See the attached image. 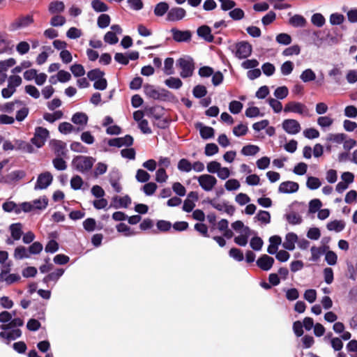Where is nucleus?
Segmentation results:
<instances>
[{
    "label": "nucleus",
    "mask_w": 357,
    "mask_h": 357,
    "mask_svg": "<svg viewBox=\"0 0 357 357\" xmlns=\"http://www.w3.org/2000/svg\"><path fill=\"white\" fill-rule=\"evenodd\" d=\"M96 160L91 156L77 155L72 160V167L84 174L92 168Z\"/></svg>",
    "instance_id": "f257e3e1"
},
{
    "label": "nucleus",
    "mask_w": 357,
    "mask_h": 357,
    "mask_svg": "<svg viewBox=\"0 0 357 357\" xmlns=\"http://www.w3.org/2000/svg\"><path fill=\"white\" fill-rule=\"evenodd\" d=\"M176 66L181 70L180 75L183 78L191 77L195 69L193 59L190 56L180 58L177 60Z\"/></svg>",
    "instance_id": "f03ea898"
},
{
    "label": "nucleus",
    "mask_w": 357,
    "mask_h": 357,
    "mask_svg": "<svg viewBox=\"0 0 357 357\" xmlns=\"http://www.w3.org/2000/svg\"><path fill=\"white\" fill-rule=\"evenodd\" d=\"M195 178H197L202 189L206 192L213 190L218 183L217 178L209 174H202Z\"/></svg>",
    "instance_id": "7ed1b4c3"
},
{
    "label": "nucleus",
    "mask_w": 357,
    "mask_h": 357,
    "mask_svg": "<svg viewBox=\"0 0 357 357\" xmlns=\"http://www.w3.org/2000/svg\"><path fill=\"white\" fill-rule=\"evenodd\" d=\"M252 52V45L247 41H241L235 44L233 52L239 59H246Z\"/></svg>",
    "instance_id": "20e7f679"
},
{
    "label": "nucleus",
    "mask_w": 357,
    "mask_h": 357,
    "mask_svg": "<svg viewBox=\"0 0 357 357\" xmlns=\"http://www.w3.org/2000/svg\"><path fill=\"white\" fill-rule=\"evenodd\" d=\"M43 247H16L14 257L16 259L29 258L31 255H38L43 250Z\"/></svg>",
    "instance_id": "39448f33"
},
{
    "label": "nucleus",
    "mask_w": 357,
    "mask_h": 357,
    "mask_svg": "<svg viewBox=\"0 0 357 357\" xmlns=\"http://www.w3.org/2000/svg\"><path fill=\"white\" fill-rule=\"evenodd\" d=\"M48 137L49 131L46 128L37 127L35 129L34 136L31 141L38 148H40L45 144Z\"/></svg>",
    "instance_id": "423d86ee"
},
{
    "label": "nucleus",
    "mask_w": 357,
    "mask_h": 357,
    "mask_svg": "<svg viewBox=\"0 0 357 357\" xmlns=\"http://www.w3.org/2000/svg\"><path fill=\"white\" fill-rule=\"evenodd\" d=\"M33 22V17L26 15L16 19L9 26L10 31H14L20 29L27 27Z\"/></svg>",
    "instance_id": "0eeeda50"
},
{
    "label": "nucleus",
    "mask_w": 357,
    "mask_h": 357,
    "mask_svg": "<svg viewBox=\"0 0 357 357\" xmlns=\"http://www.w3.org/2000/svg\"><path fill=\"white\" fill-rule=\"evenodd\" d=\"M284 111L285 112H294L299 114L308 115L307 107L301 102H290L285 105Z\"/></svg>",
    "instance_id": "6e6552de"
},
{
    "label": "nucleus",
    "mask_w": 357,
    "mask_h": 357,
    "mask_svg": "<svg viewBox=\"0 0 357 357\" xmlns=\"http://www.w3.org/2000/svg\"><path fill=\"white\" fill-rule=\"evenodd\" d=\"M53 177L51 173L46 172L40 174L35 185V190H43L47 188L52 182Z\"/></svg>",
    "instance_id": "1a4fd4ad"
},
{
    "label": "nucleus",
    "mask_w": 357,
    "mask_h": 357,
    "mask_svg": "<svg viewBox=\"0 0 357 357\" xmlns=\"http://www.w3.org/2000/svg\"><path fill=\"white\" fill-rule=\"evenodd\" d=\"M51 150L56 157L66 156L67 153L66 144L61 140L53 139L50 142Z\"/></svg>",
    "instance_id": "9d476101"
},
{
    "label": "nucleus",
    "mask_w": 357,
    "mask_h": 357,
    "mask_svg": "<svg viewBox=\"0 0 357 357\" xmlns=\"http://www.w3.org/2000/svg\"><path fill=\"white\" fill-rule=\"evenodd\" d=\"M282 128L290 135H296L301 130L299 122L295 119H285L282 122Z\"/></svg>",
    "instance_id": "9b49d317"
},
{
    "label": "nucleus",
    "mask_w": 357,
    "mask_h": 357,
    "mask_svg": "<svg viewBox=\"0 0 357 357\" xmlns=\"http://www.w3.org/2000/svg\"><path fill=\"white\" fill-rule=\"evenodd\" d=\"M275 262L274 259L268 255H262L256 261L257 266L264 271L271 269Z\"/></svg>",
    "instance_id": "f8f14e48"
},
{
    "label": "nucleus",
    "mask_w": 357,
    "mask_h": 357,
    "mask_svg": "<svg viewBox=\"0 0 357 357\" xmlns=\"http://www.w3.org/2000/svg\"><path fill=\"white\" fill-rule=\"evenodd\" d=\"M185 14L186 12L183 8L174 7L167 12V20L170 22L181 20Z\"/></svg>",
    "instance_id": "ddd939ff"
},
{
    "label": "nucleus",
    "mask_w": 357,
    "mask_h": 357,
    "mask_svg": "<svg viewBox=\"0 0 357 357\" xmlns=\"http://www.w3.org/2000/svg\"><path fill=\"white\" fill-rule=\"evenodd\" d=\"M132 143V137L129 135H127L123 137H117L110 139L108 142V144L111 146L121 147L123 146H131Z\"/></svg>",
    "instance_id": "4468645a"
},
{
    "label": "nucleus",
    "mask_w": 357,
    "mask_h": 357,
    "mask_svg": "<svg viewBox=\"0 0 357 357\" xmlns=\"http://www.w3.org/2000/svg\"><path fill=\"white\" fill-rule=\"evenodd\" d=\"M26 176V173L23 170H15L13 171L6 175V180L4 181V183L6 184H15L20 180L24 178Z\"/></svg>",
    "instance_id": "2eb2a0df"
},
{
    "label": "nucleus",
    "mask_w": 357,
    "mask_h": 357,
    "mask_svg": "<svg viewBox=\"0 0 357 357\" xmlns=\"http://www.w3.org/2000/svg\"><path fill=\"white\" fill-rule=\"evenodd\" d=\"M299 185L296 182L284 181L280 183L278 191L280 193H294L298 190Z\"/></svg>",
    "instance_id": "dca6fc26"
},
{
    "label": "nucleus",
    "mask_w": 357,
    "mask_h": 357,
    "mask_svg": "<svg viewBox=\"0 0 357 357\" xmlns=\"http://www.w3.org/2000/svg\"><path fill=\"white\" fill-rule=\"evenodd\" d=\"M22 336V331L19 328H12L10 331H6L0 332V337L7 340L6 344H8L10 341L15 340Z\"/></svg>",
    "instance_id": "f3484780"
},
{
    "label": "nucleus",
    "mask_w": 357,
    "mask_h": 357,
    "mask_svg": "<svg viewBox=\"0 0 357 357\" xmlns=\"http://www.w3.org/2000/svg\"><path fill=\"white\" fill-rule=\"evenodd\" d=\"M72 121L80 127L77 128V132L83 130L84 126L87 124L88 116L86 114L82 112H77L72 117Z\"/></svg>",
    "instance_id": "a211bd4d"
},
{
    "label": "nucleus",
    "mask_w": 357,
    "mask_h": 357,
    "mask_svg": "<svg viewBox=\"0 0 357 357\" xmlns=\"http://www.w3.org/2000/svg\"><path fill=\"white\" fill-rule=\"evenodd\" d=\"M210 204L214 208L220 211H224L230 215H233L235 211V208L233 206L229 205L225 202L211 200Z\"/></svg>",
    "instance_id": "6ab92c4d"
},
{
    "label": "nucleus",
    "mask_w": 357,
    "mask_h": 357,
    "mask_svg": "<svg viewBox=\"0 0 357 357\" xmlns=\"http://www.w3.org/2000/svg\"><path fill=\"white\" fill-rule=\"evenodd\" d=\"M173 39L177 42L188 41L191 38V33L189 31H180L176 29L171 30Z\"/></svg>",
    "instance_id": "aec40b11"
},
{
    "label": "nucleus",
    "mask_w": 357,
    "mask_h": 357,
    "mask_svg": "<svg viewBox=\"0 0 357 357\" xmlns=\"http://www.w3.org/2000/svg\"><path fill=\"white\" fill-rule=\"evenodd\" d=\"M238 234L239 235L235 237L234 242L238 245H246L248 238L253 234V231L250 229H244L243 231Z\"/></svg>",
    "instance_id": "412c9836"
},
{
    "label": "nucleus",
    "mask_w": 357,
    "mask_h": 357,
    "mask_svg": "<svg viewBox=\"0 0 357 357\" xmlns=\"http://www.w3.org/2000/svg\"><path fill=\"white\" fill-rule=\"evenodd\" d=\"M13 142L15 150H20L23 152L29 153H31L34 151L33 146L25 141L21 139H15Z\"/></svg>",
    "instance_id": "4be33fe9"
},
{
    "label": "nucleus",
    "mask_w": 357,
    "mask_h": 357,
    "mask_svg": "<svg viewBox=\"0 0 357 357\" xmlns=\"http://www.w3.org/2000/svg\"><path fill=\"white\" fill-rule=\"evenodd\" d=\"M64 269L57 268L54 272H52L47 275L43 279V282L48 284L50 282H56L63 275Z\"/></svg>",
    "instance_id": "5701e85b"
},
{
    "label": "nucleus",
    "mask_w": 357,
    "mask_h": 357,
    "mask_svg": "<svg viewBox=\"0 0 357 357\" xmlns=\"http://www.w3.org/2000/svg\"><path fill=\"white\" fill-rule=\"evenodd\" d=\"M9 230L12 238L15 241L19 240L23 234L22 225L21 223L12 224L9 227Z\"/></svg>",
    "instance_id": "b1692460"
},
{
    "label": "nucleus",
    "mask_w": 357,
    "mask_h": 357,
    "mask_svg": "<svg viewBox=\"0 0 357 357\" xmlns=\"http://www.w3.org/2000/svg\"><path fill=\"white\" fill-rule=\"evenodd\" d=\"M211 32V29L206 25L202 26L197 29L198 36L203 38L207 42H212L213 40V36Z\"/></svg>",
    "instance_id": "393cba45"
},
{
    "label": "nucleus",
    "mask_w": 357,
    "mask_h": 357,
    "mask_svg": "<svg viewBox=\"0 0 357 357\" xmlns=\"http://www.w3.org/2000/svg\"><path fill=\"white\" fill-rule=\"evenodd\" d=\"M65 9V5L63 1H52L48 8V10L51 14L55 15L62 13Z\"/></svg>",
    "instance_id": "a878e982"
},
{
    "label": "nucleus",
    "mask_w": 357,
    "mask_h": 357,
    "mask_svg": "<svg viewBox=\"0 0 357 357\" xmlns=\"http://www.w3.org/2000/svg\"><path fill=\"white\" fill-rule=\"evenodd\" d=\"M197 128L199 129L200 135L203 139H209L213 137L214 130L211 127L203 126L202 123H198Z\"/></svg>",
    "instance_id": "bb28decb"
},
{
    "label": "nucleus",
    "mask_w": 357,
    "mask_h": 357,
    "mask_svg": "<svg viewBox=\"0 0 357 357\" xmlns=\"http://www.w3.org/2000/svg\"><path fill=\"white\" fill-rule=\"evenodd\" d=\"M24 325V321L21 318L11 319L9 323L7 324H1L0 329L2 331H8L16 327L22 326Z\"/></svg>",
    "instance_id": "cd10ccee"
},
{
    "label": "nucleus",
    "mask_w": 357,
    "mask_h": 357,
    "mask_svg": "<svg viewBox=\"0 0 357 357\" xmlns=\"http://www.w3.org/2000/svg\"><path fill=\"white\" fill-rule=\"evenodd\" d=\"M306 23V20L301 15H294L289 20V24L294 27H304Z\"/></svg>",
    "instance_id": "c85d7f7f"
},
{
    "label": "nucleus",
    "mask_w": 357,
    "mask_h": 357,
    "mask_svg": "<svg viewBox=\"0 0 357 357\" xmlns=\"http://www.w3.org/2000/svg\"><path fill=\"white\" fill-rule=\"evenodd\" d=\"M169 5L167 3L162 1L157 3L154 8V15L157 17L163 16L167 12L169 11Z\"/></svg>",
    "instance_id": "c756f323"
},
{
    "label": "nucleus",
    "mask_w": 357,
    "mask_h": 357,
    "mask_svg": "<svg viewBox=\"0 0 357 357\" xmlns=\"http://www.w3.org/2000/svg\"><path fill=\"white\" fill-rule=\"evenodd\" d=\"M330 247H311V254L312 257L310 258V260L312 261H317L320 256L323 255L326 250L329 249Z\"/></svg>",
    "instance_id": "7c9ffc66"
},
{
    "label": "nucleus",
    "mask_w": 357,
    "mask_h": 357,
    "mask_svg": "<svg viewBox=\"0 0 357 357\" xmlns=\"http://www.w3.org/2000/svg\"><path fill=\"white\" fill-rule=\"evenodd\" d=\"M300 78L303 82H312L316 79V74L312 69L307 68L302 72Z\"/></svg>",
    "instance_id": "2f4dec72"
},
{
    "label": "nucleus",
    "mask_w": 357,
    "mask_h": 357,
    "mask_svg": "<svg viewBox=\"0 0 357 357\" xmlns=\"http://www.w3.org/2000/svg\"><path fill=\"white\" fill-rule=\"evenodd\" d=\"M345 224L342 220H334L327 224V229L336 232L341 231L344 228Z\"/></svg>",
    "instance_id": "473e14b6"
},
{
    "label": "nucleus",
    "mask_w": 357,
    "mask_h": 357,
    "mask_svg": "<svg viewBox=\"0 0 357 357\" xmlns=\"http://www.w3.org/2000/svg\"><path fill=\"white\" fill-rule=\"evenodd\" d=\"M165 84L169 88L178 89L182 86V81L177 77H171L165 81Z\"/></svg>",
    "instance_id": "72a5a7b5"
},
{
    "label": "nucleus",
    "mask_w": 357,
    "mask_h": 357,
    "mask_svg": "<svg viewBox=\"0 0 357 357\" xmlns=\"http://www.w3.org/2000/svg\"><path fill=\"white\" fill-rule=\"evenodd\" d=\"M178 169L183 172H190L192 169V163L185 158L181 159L177 165Z\"/></svg>",
    "instance_id": "f704fd0d"
},
{
    "label": "nucleus",
    "mask_w": 357,
    "mask_h": 357,
    "mask_svg": "<svg viewBox=\"0 0 357 357\" xmlns=\"http://www.w3.org/2000/svg\"><path fill=\"white\" fill-rule=\"evenodd\" d=\"M22 79L19 75H10L8 77V86L16 91V87L21 85Z\"/></svg>",
    "instance_id": "c9c22d12"
},
{
    "label": "nucleus",
    "mask_w": 357,
    "mask_h": 357,
    "mask_svg": "<svg viewBox=\"0 0 357 357\" xmlns=\"http://www.w3.org/2000/svg\"><path fill=\"white\" fill-rule=\"evenodd\" d=\"M259 151V147L256 145L249 144L243 147L241 153L244 155H255Z\"/></svg>",
    "instance_id": "e433bc0d"
},
{
    "label": "nucleus",
    "mask_w": 357,
    "mask_h": 357,
    "mask_svg": "<svg viewBox=\"0 0 357 357\" xmlns=\"http://www.w3.org/2000/svg\"><path fill=\"white\" fill-rule=\"evenodd\" d=\"M229 255L236 261H242L244 259L243 252L236 247H232L230 249L229 251Z\"/></svg>",
    "instance_id": "4c0bfd02"
},
{
    "label": "nucleus",
    "mask_w": 357,
    "mask_h": 357,
    "mask_svg": "<svg viewBox=\"0 0 357 357\" xmlns=\"http://www.w3.org/2000/svg\"><path fill=\"white\" fill-rule=\"evenodd\" d=\"M59 130L62 134L67 135L72 132H77V128L68 122H63L59 124Z\"/></svg>",
    "instance_id": "58836bf2"
},
{
    "label": "nucleus",
    "mask_w": 357,
    "mask_h": 357,
    "mask_svg": "<svg viewBox=\"0 0 357 357\" xmlns=\"http://www.w3.org/2000/svg\"><path fill=\"white\" fill-rule=\"evenodd\" d=\"M19 205L13 202H6L3 204L2 208L6 212H14L15 214H20Z\"/></svg>",
    "instance_id": "ea45409f"
},
{
    "label": "nucleus",
    "mask_w": 357,
    "mask_h": 357,
    "mask_svg": "<svg viewBox=\"0 0 357 357\" xmlns=\"http://www.w3.org/2000/svg\"><path fill=\"white\" fill-rule=\"evenodd\" d=\"M63 114L61 111L58 110V111L54 112L52 114H51V113L44 114L43 119L50 123H53L55 121L61 119L63 116Z\"/></svg>",
    "instance_id": "a19ab883"
},
{
    "label": "nucleus",
    "mask_w": 357,
    "mask_h": 357,
    "mask_svg": "<svg viewBox=\"0 0 357 357\" xmlns=\"http://www.w3.org/2000/svg\"><path fill=\"white\" fill-rule=\"evenodd\" d=\"M307 187L310 190H316L321 185L319 178L314 176H309L306 183Z\"/></svg>",
    "instance_id": "79ce46f5"
},
{
    "label": "nucleus",
    "mask_w": 357,
    "mask_h": 357,
    "mask_svg": "<svg viewBox=\"0 0 357 357\" xmlns=\"http://www.w3.org/2000/svg\"><path fill=\"white\" fill-rule=\"evenodd\" d=\"M31 203H32L33 210H35V209L42 210V209H45L47 207V204H48V200L47 198L43 197V198L35 199Z\"/></svg>",
    "instance_id": "37998d69"
},
{
    "label": "nucleus",
    "mask_w": 357,
    "mask_h": 357,
    "mask_svg": "<svg viewBox=\"0 0 357 357\" xmlns=\"http://www.w3.org/2000/svg\"><path fill=\"white\" fill-rule=\"evenodd\" d=\"M325 253V261L330 266H334L337 263V255L331 250H326Z\"/></svg>",
    "instance_id": "c03bdc74"
},
{
    "label": "nucleus",
    "mask_w": 357,
    "mask_h": 357,
    "mask_svg": "<svg viewBox=\"0 0 357 357\" xmlns=\"http://www.w3.org/2000/svg\"><path fill=\"white\" fill-rule=\"evenodd\" d=\"M286 218L289 223L291 225H298L302 222L301 216L295 212L287 214Z\"/></svg>",
    "instance_id": "a18cd8bd"
},
{
    "label": "nucleus",
    "mask_w": 357,
    "mask_h": 357,
    "mask_svg": "<svg viewBox=\"0 0 357 357\" xmlns=\"http://www.w3.org/2000/svg\"><path fill=\"white\" fill-rule=\"evenodd\" d=\"M248 131V126L243 123H240L233 128V133L236 137L244 136L247 134Z\"/></svg>",
    "instance_id": "49530a36"
},
{
    "label": "nucleus",
    "mask_w": 357,
    "mask_h": 357,
    "mask_svg": "<svg viewBox=\"0 0 357 357\" xmlns=\"http://www.w3.org/2000/svg\"><path fill=\"white\" fill-rule=\"evenodd\" d=\"M144 90L145 94L151 98L158 99L160 97L158 91L151 85H145L144 86Z\"/></svg>",
    "instance_id": "de8ad7c7"
},
{
    "label": "nucleus",
    "mask_w": 357,
    "mask_h": 357,
    "mask_svg": "<svg viewBox=\"0 0 357 357\" xmlns=\"http://www.w3.org/2000/svg\"><path fill=\"white\" fill-rule=\"evenodd\" d=\"M20 280V276L15 273H8L3 278H0V281L5 282L6 284H13Z\"/></svg>",
    "instance_id": "09e8293b"
},
{
    "label": "nucleus",
    "mask_w": 357,
    "mask_h": 357,
    "mask_svg": "<svg viewBox=\"0 0 357 357\" xmlns=\"http://www.w3.org/2000/svg\"><path fill=\"white\" fill-rule=\"evenodd\" d=\"M317 123L321 128H328L333 123V119L328 116H320L317 119Z\"/></svg>",
    "instance_id": "8fccbe9b"
},
{
    "label": "nucleus",
    "mask_w": 357,
    "mask_h": 357,
    "mask_svg": "<svg viewBox=\"0 0 357 357\" xmlns=\"http://www.w3.org/2000/svg\"><path fill=\"white\" fill-rule=\"evenodd\" d=\"M284 291L286 293L287 299L289 301H295L299 297V292L296 288L284 289Z\"/></svg>",
    "instance_id": "3c124183"
},
{
    "label": "nucleus",
    "mask_w": 357,
    "mask_h": 357,
    "mask_svg": "<svg viewBox=\"0 0 357 357\" xmlns=\"http://www.w3.org/2000/svg\"><path fill=\"white\" fill-rule=\"evenodd\" d=\"M98 26L104 29L107 27L110 23V17L107 14H101L98 18Z\"/></svg>",
    "instance_id": "603ef678"
},
{
    "label": "nucleus",
    "mask_w": 357,
    "mask_h": 357,
    "mask_svg": "<svg viewBox=\"0 0 357 357\" xmlns=\"http://www.w3.org/2000/svg\"><path fill=\"white\" fill-rule=\"evenodd\" d=\"M16 63V61L13 58L0 61V70L6 73L8 69L13 66Z\"/></svg>",
    "instance_id": "864d4df0"
},
{
    "label": "nucleus",
    "mask_w": 357,
    "mask_h": 357,
    "mask_svg": "<svg viewBox=\"0 0 357 357\" xmlns=\"http://www.w3.org/2000/svg\"><path fill=\"white\" fill-rule=\"evenodd\" d=\"M66 18L60 15L55 14L50 20L52 26H61L66 23Z\"/></svg>",
    "instance_id": "5fc2aeb1"
},
{
    "label": "nucleus",
    "mask_w": 357,
    "mask_h": 357,
    "mask_svg": "<svg viewBox=\"0 0 357 357\" xmlns=\"http://www.w3.org/2000/svg\"><path fill=\"white\" fill-rule=\"evenodd\" d=\"M135 178L137 181H139L140 183H145V182H147L150 179L151 176L145 170L138 169L137 171Z\"/></svg>",
    "instance_id": "6e6d98bb"
},
{
    "label": "nucleus",
    "mask_w": 357,
    "mask_h": 357,
    "mask_svg": "<svg viewBox=\"0 0 357 357\" xmlns=\"http://www.w3.org/2000/svg\"><path fill=\"white\" fill-rule=\"evenodd\" d=\"M83 183L84 181L82 178L78 175L73 176L70 180V186L75 190H79L82 188Z\"/></svg>",
    "instance_id": "4d7b16f0"
},
{
    "label": "nucleus",
    "mask_w": 357,
    "mask_h": 357,
    "mask_svg": "<svg viewBox=\"0 0 357 357\" xmlns=\"http://www.w3.org/2000/svg\"><path fill=\"white\" fill-rule=\"evenodd\" d=\"M91 6L96 12H104L108 10L107 6L100 0H93L91 2Z\"/></svg>",
    "instance_id": "13d9d810"
},
{
    "label": "nucleus",
    "mask_w": 357,
    "mask_h": 357,
    "mask_svg": "<svg viewBox=\"0 0 357 357\" xmlns=\"http://www.w3.org/2000/svg\"><path fill=\"white\" fill-rule=\"evenodd\" d=\"M158 186L155 183L149 182L142 187V190L147 196H151L154 194Z\"/></svg>",
    "instance_id": "bf43d9fd"
},
{
    "label": "nucleus",
    "mask_w": 357,
    "mask_h": 357,
    "mask_svg": "<svg viewBox=\"0 0 357 357\" xmlns=\"http://www.w3.org/2000/svg\"><path fill=\"white\" fill-rule=\"evenodd\" d=\"M301 52V48L299 45H294L289 47L286 48L283 52L282 54L286 56H292V55H298Z\"/></svg>",
    "instance_id": "052dcab7"
},
{
    "label": "nucleus",
    "mask_w": 357,
    "mask_h": 357,
    "mask_svg": "<svg viewBox=\"0 0 357 357\" xmlns=\"http://www.w3.org/2000/svg\"><path fill=\"white\" fill-rule=\"evenodd\" d=\"M104 72L101 71L100 69H93L88 72L87 77L91 81H96L102 77H104Z\"/></svg>",
    "instance_id": "680f3d73"
},
{
    "label": "nucleus",
    "mask_w": 357,
    "mask_h": 357,
    "mask_svg": "<svg viewBox=\"0 0 357 357\" xmlns=\"http://www.w3.org/2000/svg\"><path fill=\"white\" fill-rule=\"evenodd\" d=\"M294 69V63L290 61H285L284 63L282 64L280 67L281 73L283 75H288L291 73Z\"/></svg>",
    "instance_id": "e2e57ef3"
},
{
    "label": "nucleus",
    "mask_w": 357,
    "mask_h": 357,
    "mask_svg": "<svg viewBox=\"0 0 357 357\" xmlns=\"http://www.w3.org/2000/svg\"><path fill=\"white\" fill-rule=\"evenodd\" d=\"M70 70L75 77H82L85 74V70L81 64H73L70 67Z\"/></svg>",
    "instance_id": "0e129e2a"
},
{
    "label": "nucleus",
    "mask_w": 357,
    "mask_h": 357,
    "mask_svg": "<svg viewBox=\"0 0 357 357\" xmlns=\"http://www.w3.org/2000/svg\"><path fill=\"white\" fill-rule=\"evenodd\" d=\"M221 164L217 161H211L207 163L206 169L207 172L211 174H217L221 167Z\"/></svg>",
    "instance_id": "69168bd1"
},
{
    "label": "nucleus",
    "mask_w": 357,
    "mask_h": 357,
    "mask_svg": "<svg viewBox=\"0 0 357 357\" xmlns=\"http://www.w3.org/2000/svg\"><path fill=\"white\" fill-rule=\"evenodd\" d=\"M312 23L318 26L321 27L325 24V18L320 13H315L312 16Z\"/></svg>",
    "instance_id": "338daca9"
},
{
    "label": "nucleus",
    "mask_w": 357,
    "mask_h": 357,
    "mask_svg": "<svg viewBox=\"0 0 357 357\" xmlns=\"http://www.w3.org/2000/svg\"><path fill=\"white\" fill-rule=\"evenodd\" d=\"M276 41L282 45H287L291 43V38L287 33H280L276 36Z\"/></svg>",
    "instance_id": "774afa93"
}]
</instances>
